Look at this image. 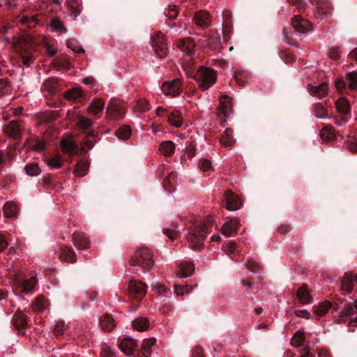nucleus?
<instances>
[{
    "label": "nucleus",
    "instance_id": "nucleus-1",
    "mask_svg": "<svg viewBox=\"0 0 357 357\" xmlns=\"http://www.w3.org/2000/svg\"><path fill=\"white\" fill-rule=\"evenodd\" d=\"M212 224V220L208 218L198 226L195 227L188 235V241L190 242V248L193 250H200L204 246V240L207 234L211 232L208 227Z\"/></svg>",
    "mask_w": 357,
    "mask_h": 357
},
{
    "label": "nucleus",
    "instance_id": "nucleus-2",
    "mask_svg": "<svg viewBox=\"0 0 357 357\" xmlns=\"http://www.w3.org/2000/svg\"><path fill=\"white\" fill-rule=\"evenodd\" d=\"M130 263L133 266H139L146 271H149L153 264L151 251L146 246L138 248L132 256Z\"/></svg>",
    "mask_w": 357,
    "mask_h": 357
},
{
    "label": "nucleus",
    "instance_id": "nucleus-3",
    "mask_svg": "<svg viewBox=\"0 0 357 357\" xmlns=\"http://www.w3.org/2000/svg\"><path fill=\"white\" fill-rule=\"evenodd\" d=\"M193 78L201 89L206 90L215 83L216 74L211 69L202 67L196 72Z\"/></svg>",
    "mask_w": 357,
    "mask_h": 357
},
{
    "label": "nucleus",
    "instance_id": "nucleus-4",
    "mask_svg": "<svg viewBox=\"0 0 357 357\" xmlns=\"http://www.w3.org/2000/svg\"><path fill=\"white\" fill-rule=\"evenodd\" d=\"M10 285L13 289L14 298L10 299L11 306L15 307L17 303L22 301V275L21 273H15L11 275Z\"/></svg>",
    "mask_w": 357,
    "mask_h": 357
},
{
    "label": "nucleus",
    "instance_id": "nucleus-5",
    "mask_svg": "<svg viewBox=\"0 0 357 357\" xmlns=\"http://www.w3.org/2000/svg\"><path fill=\"white\" fill-rule=\"evenodd\" d=\"M21 121L13 120L9 124L5 126L3 128V132L10 138L17 139H20L22 135Z\"/></svg>",
    "mask_w": 357,
    "mask_h": 357
},
{
    "label": "nucleus",
    "instance_id": "nucleus-6",
    "mask_svg": "<svg viewBox=\"0 0 357 357\" xmlns=\"http://www.w3.org/2000/svg\"><path fill=\"white\" fill-rule=\"evenodd\" d=\"M146 286L139 280H132L130 281L128 291L129 294L137 299L142 298L146 294Z\"/></svg>",
    "mask_w": 357,
    "mask_h": 357
},
{
    "label": "nucleus",
    "instance_id": "nucleus-7",
    "mask_svg": "<svg viewBox=\"0 0 357 357\" xmlns=\"http://www.w3.org/2000/svg\"><path fill=\"white\" fill-rule=\"evenodd\" d=\"M181 82L180 79H174L171 81L165 82L161 90L165 95L177 96L181 91Z\"/></svg>",
    "mask_w": 357,
    "mask_h": 357
},
{
    "label": "nucleus",
    "instance_id": "nucleus-8",
    "mask_svg": "<svg viewBox=\"0 0 357 357\" xmlns=\"http://www.w3.org/2000/svg\"><path fill=\"white\" fill-rule=\"evenodd\" d=\"M153 48L159 57H162L167 52L166 40L163 34L158 33L153 38Z\"/></svg>",
    "mask_w": 357,
    "mask_h": 357
},
{
    "label": "nucleus",
    "instance_id": "nucleus-9",
    "mask_svg": "<svg viewBox=\"0 0 357 357\" xmlns=\"http://www.w3.org/2000/svg\"><path fill=\"white\" fill-rule=\"evenodd\" d=\"M220 107L217 113L218 116L221 119V115L228 118L232 113V105L230 98L226 95H222L220 97Z\"/></svg>",
    "mask_w": 357,
    "mask_h": 357
},
{
    "label": "nucleus",
    "instance_id": "nucleus-10",
    "mask_svg": "<svg viewBox=\"0 0 357 357\" xmlns=\"http://www.w3.org/2000/svg\"><path fill=\"white\" fill-rule=\"evenodd\" d=\"M291 24L295 31L298 33H304L311 29V24L310 22L299 15H296L293 18Z\"/></svg>",
    "mask_w": 357,
    "mask_h": 357
},
{
    "label": "nucleus",
    "instance_id": "nucleus-11",
    "mask_svg": "<svg viewBox=\"0 0 357 357\" xmlns=\"http://www.w3.org/2000/svg\"><path fill=\"white\" fill-rule=\"evenodd\" d=\"M106 114L109 118L118 119L124 116L126 112L118 105L112 101H110L107 107Z\"/></svg>",
    "mask_w": 357,
    "mask_h": 357
},
{
    "label": "nucleus",
    "instance_id": "nucleus-12",
    "mask_svg": "<svg viewBox=\"0 0 357 357\" xmlns=\"http://www.w3.org/2000/svg\"><path fill=\"white\" fill-rule=\"evenodd\" d=\"M226 208L228 211L238 210L241 206V202L239 198L230 190L225 192Z\"/></svg>",
    "mask_w": 357,
    "mask_h": 357
},
{
    "label": "nucleus",
    "instance_id": "nucleus-13",
    "mask_svg": "<svg viewBox=\"0 0 357 357\" xmlns=\"http://www.w3.org/2000/svg\"><path fill=\"white\" fill-rule=\"evenodd\" d=\"M176 45L186 55L189 56L194 53L195 45L194 41L190 38L178 40Z\"/></svg>",
    "mask_w": 357,
    "mask_h": 357
},
{
    "label": "nucleus",
    "instance_id": "nucleus-14",
    "mask_svg": "<svg viewBox=\"0 0 357 357\" xmlns=\"http://www.w3.org/2000/svg\"><path fill=\"white\" fill-rule=\"evenodd\" d=\"M354 286V275L350 273H345L341 279V290L345 294H349L353 291Z\"/></svg>",
    "mask_w": 357,
    "mask_h": 357
},
{
    "label": "nucleus",
    "instance_id": "nucleus-15",
    "mask_svg": "<svg viewBox=\"0 0 357 357\" xmlns=\"http://www.w3.org/2000/svg\"><path fill=\"white\" fill-rule=\"evenodd\" d=\"M238 227L239 221L237 219H233L222 225L221 232L224 236H229L237 231Z\"/></svg>",
    "mask_w": 357,
    "mask_h": 357
},
{
    "label": "nucleus",
    "instance_id": "nucleus-16",
    "mask_svg": "<svg viewBox=\"0 0 357 357\" xmlns=\"http://www.w3.org/2000/svg\"><path fill=\"white\" fill-rule=\"evenodd\" d=\"M60 146L62 150L71 155H77L79 149L78 146L69 139H63L60 142Z\"/></svg>",
    "mask_w": 357,
    "mask_h": 357
},
{
    "label": "nucleus",
    "instance_id": "nucleus-17",
    "mask_svg": "<svg viewBox=\"0 0 357 357\" xmlns=\"http://www.w3.org/2000/svg\"><path fill=\"white\" fill-rule=\"evenodd\" d=\"M193 20L197 26L202 28L207 27L211 22L209 14L202 10L195 13Z\"/></svg>",
    "mask_w": 357,
    "mask_h": 357
},
{
    "label": "nucleus",
    "instance_id": "nucleus-18",
    "mask_svg": "<svg viewBox=\"0 0 357 357\" xmlns=\"http://www.w3.org/2000/svg\"><path fill=\"white\" fill-rule=\"evenodd\" d=\"M310 93L319 98H324L326 96L328 90V85L326 83H323L318 86H312L309 84L307 86Z\"/></svg>",
    "mask_w": 357,
    "mask_h": 357
},
{
    "label": "nucleus",
    "instance_id": "nucleus-19",
    "mask_svg": "<svg viewBox=\"0 0 357 357\" xmlns=\"http://www.w3.org/2000/svg\"><path fill=\"white\" fill-rule=\"evenodd\" d=\"M104 106L105 102L102 99L95 98L88 106L87 111L92 115L97 116L102 112Z\"/></svg>",
    "mask_w": 357,
    "mask_h": 357
},
{
    "label": "nucleus",
    "instance_id": "nucleus-20",
    "mask_svg": "<svg viewBox=\"0 0 357 357\" xmlns=\"http://www.w3.org/2000/svg\"><path fill=\"white\" fill-rule=\"evenodd\" d=\"M119 347L124 354L130 356L136 347V341L130 337L124 338L121 340Z\"/></svg>",
    "mask_w": 357,
    "mask_h": 357
},
{
    "label": "nucleus",
    "instance_id": "nucleus-21",
    "mask_svg": "<svg viewBox=\"0 0 357 357\" xmlns=\"http://www.w3.org/2000/svg\"><path fill=\"white\" fill-rule=\"evenodd\" d=\"M3 211L6 218H16L19 214V208L12 202H6L3 206Z\"/></svg>",
    "mask_w": 357,
    "mask_h": 357
},
{
    "label": "nucleus",
    "instance_id": "nucleus-22",
    "mask_svg": "<svg viewBox=\"0 0 357 357\" xmlns=\"http://www.w3.org/2000/svg\"><path fill=\"white\" fill-rule=\"evenodd\" d=\"M99 322L102 330L107 332L111 331L116 326L114 319L111 315L107 314L100 317Z\"/></svg>",
    "mask_w": 357,
    "mask_h": 357
},
{
    "label": "nucleus",
    "instance_id": "nucleus-23",
    "mask_svg": "<svg viewBox=\"0 0 357 357\" xmlns=\"http://www.w3.org/2000/svg\"><path fill=\"white\" fill-rule=\"evenodd\" d=\"M74 245L79 250L87 249L90 243L88 239L80 234H74L72 237Z\"/></svg>",
    "mask_w": 357,
    "mask_h": 357
},
{
    "label": "nucleus",
    "instance_id": "nucleus-24",
    "mask_svg": "<svg viewBox=\"0 0 357 357\" xmlns=\"http://www.w3.org/2000/svg\"><path fill=\"white\" fill-rule=\"evenodd\" d=\"M297 297L303 304L310 303L312 301V297L306 285L302 286L297 290Z\"/></svg>",
    "mask_w": 357,
    "mask_h": 357
},
{
    "label": "nucleus",
    "instance_id": "nucleus-25",
    "mask_svg": "<svg viewBox=\"0 0 357 357\" xmlns=\"http://www.w3.org/2000/svg\"><path fill=\"white\" fill-rule=\"evenodd\" d=\"M49 306L48 301L43 296L38 297L32 303V307L34 311L42 312Z\"/></svg>",
    "mask_w": 357,
    "mask_h": 357
},
{
    "label": "nucleus",
    "instance_id": "nucleus-26",
    "mask_svg": "<svg viewBox=\"0 0 357 357\" xmlns=\"http://www.w3.org/2000/svg\"><path fill=\"white\" fill-rule=\"evenodd\" d=\"M156 342L153 337L144 340L141 345V354L144 357H149L151 354V347Z\"/></svg>",
    "mask_w": 357,
    "mask_h": 357
},
{
    "label": "nucleus",
    "instance_id": "nucleus-27",
    "mask_svg": "<svg viewBox=\"0 0 357 357\" xmlns=\"http://www.w3.org/2000/svg\"><path fill=\"white\" fill-rule=\"evenodd\" d=\"M90 164L87 160H82L77 164L75 169V174L78 177H83L88 173Z\"/></svg>",
    "mask_w": 357,
    "mask_h": 357
},
{
    "label": "nucleus",
    "instance_id": "nucleus-28",
    "mask_svg": "<svg viewBox=\"0 0 357 357\" xmlns=\"http://www.w3.org/2000/svg\"><path fill=\"white\" fill-rule=\"evenodd\" d=\"M61 259L73 263L76 261V256L75 252L65 246L61 249V254L59 255Z\"/></svg>",
    "mask_w": 357,
    "mask_h": 357
},
{
    "label": "nucleus",
    "instance_id": "nucleus-29",
    "mask_svg": "<svg viewBox=\"0 0 357 357\" xmlns=\"http://www.w3.org/2000/svg\"><path fill=\"white\" fill-rule=\"evenodd\" d=\"M37 282L38 280L36 275L31 276L29 278H24V294L33 292Z\"/></svg>",
    "mask_w": 357,
    "mask_h": 357
},
{
    "label": "nucleus",
    "instance_id": "nucleus-30",
    "mask_svg": "<svg viewBox=\"0 0 357 357\" xmlns=\"http://www.w3.org/2000/svg\"><path fill=\"white\" fill-rule=\"evenodd\" d=\"M195 271L194 265L192 263H183L180 265V271L178 276L180 278H187L192 275Z\"/></svg>",
    "mask_w": 357,
    "mask_h": 357
},
{
    "label": "nucleus",
    "instance_id": "nucleus-31",
    "mask_svg": "<svg viewBox=\"0 0 357 357\" xmlns=\"http://www.w3.org/2000/svg\"><path fill=\"white\" fill-rule=\"evenodd\" d=\"M167 115V119L169 123L176 128L181 126L182 125V119L181 116V113L178 111H173L171 113H169Z\"/></svg>",
    "mask_w": 357,
    "mask_h": 357
},
{
    "label": "nucleus",
    "instance_id": "nucleus-32",
    "mask_svg": "<svg viewBox=\"0 0 357 357\" xmlns=\"http://www.w3.org/2000/svg\"><path fill=\"white\" fill-rule=\"evenodd\" d=\"M134 329L142 332L146 331L149 326V321L145 317H138L132 323Z\"/></svg>",
    "mask_w": 357,
    "mask_h": 357
},
{
    "label": "nucleus",
    "instance_id": "nucleus-33",
    "mask_svg": "<svg viewBox=\"0 0 357 357\" xmlns=\"http://www.w3.org/2000/svg\"><path fill=\"white\" fill-rule=\"evenodd\" d=\"M159 149L164 155L169 156L174 153L175 146L172 141H166L160 144Z\"/></svg>",
    "mask_w": 357,
    "mask_h": 357
},
{
    "label": "nucleus",
    "instance_id": "nucleus-34",
    "mask_svg": "<svg viewBox=\"0 0 357 357\" xmlns=\"http://www.w3.org/2000/svg\"><path fill=\"white\" fill-rule=\"evenodd\" d=\"M232 134L233 131L231 129H226L224 132V135L221 137L220 139L221 144L225 146H231L235 142V139Z\"/></svg>",
    "mask_w": 357,
    "mask_h": 357
},
{
    "label": "nucleus",
    "instance_id": "nucleus-35",
    "mask_svg": "<svg viewBox=\"0 0 357 357\" xmlns=\"http://www.w3.org/2000/svg\"><path fill=\"white\" fill-rule=\"evenodd\" d=\"M336 107L339 113L342 114H347L350 112L349 102L344 98H340L336 102Z\"/></svg>",
    "mask_w": 357,
    "mask_h": 357
},
{
    "label": "nucleus",
    "instance_id": "nucleus-36",
    "mask_svg": "<svg viewBox=\"0 0 357 357\" xmlns=\"http://www.w3.org/2000/svg\"><path fill=\"white\" fill-rule=\"evenodd\" d=\"M131 133L130 128L127 126H123L119 128L116 132V136L121 140H127Z\"/></svg>",
    "mask_w": 357,
    "mask_h": 357
},
{
    "label": "nucleus",
    "instance_id": "nucleus-37",
    "mask_svg": "<svg viewBox=\"0 0 357 357\" xmlns=\"http://www.w3.org/2000/svg\"><path fill=\"white\" fill-rule=\"evenodd\" d=\"M13 324L15 328H16V330H17L18 332L20 333L22 329V314L19 309H17L15 312V314H14V316L13 318Z\"/></svg>",
    "mask_w": 357,
    "mask_h": 357
},
{
    "label": "nucleus",
    "instance_id": "nucleus-38",
    "mask_svg": "<svg viewBox=\"0 0 357 357\" xmlns=\"http://www.w3.org/2000/svg\"><path fill=\"white\" fill-rule=\"evenodd\" d=\"M27 175L31 176H38L40 173V169L36 163H30L24 167Z\"/></svg>",
    "mask_w": 357,
    "mask_h": 357
},
{
    "label": "nucleus",
    "instance_id": "nucleus-39",
    "mask_svg": "<svg viewBox=\"0 0 357 357\" xmlns=\"http://www.w3.org/2000/svg\"><path fill=\"white\" fill-rule=\"evenodd\" d=\"M314 112L315 116L318 119H326L328 117L327 109L321 103L314 105Z\"/></svg>",
    "mask_w": 357,
    "mask_h": 357
},
{
    "label": "nucleus",
    "instance_id": "nucleus-40",
    "mask_svg": "<svg viewBox=\"0 0 357 357\" xmlns=\"http://www.w3.org/2000/svg\"><path fill=\"white\" fill-rule=\"evenodd\" d=\"M305 341V335L301 331H297L291 339V344L294 347H298L303 344Z\"/></svg>",
    "mask_w": 357,
    "mask_h": 357
},
{
    "label": "nucleus",
    "instance_id": "nucleus-41",
    "mask_svg": "<svg viewBox=\"0 0 357 357\" xmlns=\"http://www.w3.org/2000/svg\"><path fill=\"white\" fill-rule=\"evenodd\" d=\"M47 165L53 169L60 168L62 165V158L59 155H55L46 160Z\"/></svg>",
    "mask_w": 357,
    "mask_h": 357
},
{
    "label": "nucleus",
    "instance_id": "nucleus-42",
    "mask_svg": "<svg viewBox=\"0 0 357 357\" xmlns=\"http://www.w3.org/2000/svg\"><path fill=\"white\" fill-rule=\"evenodd\" d=\"M331 306V303L328 302V301H326L324 303H322L319 304L314 309V312L316 313V314L317 316H319V317L323 316L329 310Z\"/></svg>",
    "mask_w": 357,
    "mask_h": 357
},
{
    "label": "nucleus",
    "instance_id": "nucleus-43",
    "mask_svg": "<svg viewBox=\"0 0 357 357\" xmlns=\"http://www.w3.org/2000/svg\"><path fill=\"white\" fill-rule=\"evenodd\" d=\"M82 96V91L80 89L76 88L66 92L64 96L68 100H75Z\"/></svg>",
    "mask_w": 357,
    "mask_h": 357
},
{
    "label": "nucleus",
    "instance_id": "nucleus-44",
    "mask_svg": "<svg viewBox=\"0 0 357 357\" xmlns=\"http://www.w3.org/2000/svg\"><path fill=\"white\" fill-rule=\"evenodd\" d=\"M150 109L149 104L145 100H139L137 102L134 110L136 112H144Z\"/></svg>",
    "mask_w": 357,
    "mask_h": 357
},
{
    "label": "nucleus",
    "instance_id": "nucleus-45",
    "mask_svg": "<svg viewBox=\"0 0 357 357\" xmlns=\"http://www.w3.org/2000/svg\"><path fill=\"white\" fill-rule=\"evenodd\" d=\"M67 328L68 326L67 325L65 324L64 321L62 320H59L56 321L55 324L54 333L56 336L61 335L64 333Z\"/></svg>",
    "mask_w": 357,
    "mask_h": 357
},
{
    "label": "nucleus",
    "instance_id": "nucleus-46",
    "mask_svg": "<svg viewBox=\"0 0 357 357\" xmlns=\"http://www.w3.org/2000/svg\"><path fill=\"white\" fill-rule=\"evenodd\" d=\"M347 79L349 81V88L351 90L357 89V73L351 72L347 74Z\"/></svg>",
    "mask_w": 357,
    "mask_h": 357
},
{
    "label": "nucleus",
    "instance_id": "nucleus-47",
    "mask_svg": "<svg viewBox=\"0 0 357 357\" xmlns=\"http://www.w3.org/2000/svg\"><path fill=\"white\" fill-rule=\"evenodd\" d=\"M193 66L194 63L191 59L183 61V68L185 70V73L188 77H193L195 75L192 70Z\"/></svg>",
    "mask_w": 357,
    "mask_h": 357
},
{
    "label": "nucleus",
    "instance_id": "nucleus-48",
    "mask_svg": "<svg viewBox=\"0 0 357 357\" xmlns=\"http://www.w3.org/2000/svg\"><path fill=\"white\" fill-rule=\"evenodd\" d=\"M208 45L212 49H217L220 47L221 38L219 35H213L208 39Z\"/></svg>",
    "mask_w": 357,
    "mask_h": 357
},
{
    "label": "nucleus",
    "instance_id": "nucleus-49",
    "mask_svg": "<svg viewBox=\"0 0 357 357\" xmlns=\"http://www.w3.org/2000/svg\"><path fill=\"white\" fill-rule=\"evenodd\" d=\"M50 26L54 31H63L66 32V29L65 28L63 22L57 19H54L50 22Z\"/></svg>",
    "mask_w": 357,
    "mask_h": 357
},
{
    "label": "nucleus",
    "instance_id": "nucleus-50",
    "mask_svg": "<svg viewBox=\"0 0 357 357\" xmlns=\"http://www.w3.org/2000/svg\"><path fill=\"white\" fill-rule=\"evenodd\" d=\"M77 124L80 128H89L93 125V121L86 117L80 116Z\"/></svg>",
    "mask_w": 357,
    "mask_h": 357
},
{
    "label": "nucleus",
    "instance_id": "nucleus-51",
    "mask_svg": "<svg viewBox=\"0 0 357 357\" xmlns=\"http://www.w3.org/2000/svg\"><path fill=\"white\" fill-rule=\"evenodd\" d=\"M13 48L18 53L21 54L22 50V38L20 36L14 37L12 43Z\"/></svg>",
    "mask_w": 357,
    "mask_h": 357
},
{
    "label": "nucleus",
    "instance_id": "nucleus-52",
    "mask_svg": "<svg viewBox=\"0 0 357 357\" xmlns=\"http://www.w3.org/2000/svg\"><path fill=\"white\" fill-rule=\"evenodd\" d=\"M191 287L188 285H174V292L178 296H183L190 292Z\"/></svg>",
    "mask_w": 357,
    "mask_h": 357
},
{
    "label": "nucleus",
    "instance_id": "nucleus-53",
    "mask_svg": "<svg viewBox=\"0 0 357 357\" xmlns=\"http://www.w3.org/2000/svg\"><path fill=\"white\" fill-rule=\"evenodd\" d=\"M354 306L352 303H348L342 310L340 314V318H342L343 316H349L351 314H354Z\"/></svg>",
    "mask_w": 357,
    "mask_h": 357
},
{
    "label": "nucleus",
    "instance_id": "nucleus-54",
    "mask_svg": "<svg viewBox=\"0 0 357 357\" xmlns=\"http://www.w3.org/2000/svg\"><path fill=\"white\" fill-rule=\"evenodd\" d=\"M199 167L203 171L213 170L210 160L202 158L199 162Z\"/></svg>",
    "mask_w": 357,
    "mask_h": 357
},
{
    "label": "nucleus",
    "instance_id": "nucleus-55",
    "mask_svg": "<svg viewBox=\"0 0 357 357\" xmlns=\"http://www.w3.org/2000/svg\"><path fill=\"white\" fill-rule=\"evenodd\" d=\"M178 13V11L176 6H169L165 11V14L171 19H175L177 17Z\"/></svg>",
    "mask_w": 357,
    "mask_h": 357
},
{
    "label": "nucleus",
    "instance_id": "nucleus-56",
    "mask_svg": "<svg viewBox=\"0 0 357 357\" xmlns=\"http://www.w3.org/2000/svg\"><path fill=\"white\" fill-rule=\"evenodd\" d=\"M320 136L321 139L324 140L331 139L333 136L332 128L329 127H326L323 128L320 132Z\"/></svg>",
    "mask_w": 357,
    "mask_h": 357
},
{
    "label": "nucleus",
    "instance_id": "nucleus-57",
    "mask_svg": "<svg viewBox=\"0 0 357 357\" xmlns=\"http://www.w3.org/2000/svg\"><path fill=\"white\" fill-rule=\"evenodd\" d=\"M163 233L168 236L170 239H175L178 237V233L174 229H170L169 228H164Z\"/></svg>",
    "mask_w": 357,
    "mask_h": 357
},
{
    "label": "nucleus",
    "instance_id": "nucleus-58",
    "mask_svg": "<svg viewBox=\"0 0 357 357\" xmlns=\"http://www.w3.org/2000/svg\"><path fill=\"white\" fill-rule=\"evenodd\" d=\"M68 47L70 48L74 52H84V49L75 42H69L68 43Z\"/></svg>",
    "mask_w": 357,
    "mask_h": 357
},
{
    "label": "nucleus",
    "instance_id": "nucleus-59",
    "mask_svg": "<svg viewBox=\"0 0 357 357\" xmlns=\"http://www.w3.org/2000/svg\"><path fill=\"white\" fill-rule=\"evenodd\" d=\"M44 144L40 142H35L33 145H29V148L34 151L40 152L43 149Z\"/></svg>",
    "mask_w": 357,
    "mask_h": 357
},
{
    "label": "nucleus",
    "instance_id": "nucleus-60",
    "mask_svg": "<svg viewBox=\"0 0 357 357\" xmlns=\"http://www.w3.org/2000/svg\"><path fill=\"white\" fill-rule=\"evenodd\" d=\"M347 149L354 153H357V140L354 139L347 142Z\"/></svg>",
    "mask_w": 357,
    "mask_h": 357
},
{
    "label": "nucleus",
    "instance_id": "nucleus-61",
    "mask_svg": "<svg viewBox=\"0 0 357 357\" xmlns=\"http://www.w3.org/2000/svg\"><path fill=\"white\" fill-rule=\"evenodd\" d=\"M101 355L102 357H113V352L110 347L104 346L101 351Z\"/></svg>",
    "mask_w": 357,
    "mask_h": 357
},
{
    "label": "nucleus",
    "instance_id": "nucleus-62",
    "mask_svg": "<svg viewBox=\"0 0 357 357\" xmlns=\"http://www.w3.org/2000/svg\"><path fill=\"white\" fill-rule=\"evenodd\" d=\"M295 314L298 317H302L306 319H308L310 318V314L307 310H296Z\"/></svg>",
    "mask_w": 357,
    "mask_h": 357
},
{
    "label": "nucleus",
    "instance_id": "nucleus-63",
    "mask_svg": "<svg viewBox=\"0 0 357 357\" xmlns=\"http://www.w3.org/2000/svg\"><path fill=\"white\" fill-rule=\"evenodd\" d=\"M329 56L333 59H338L340 58V52L337 48L332 47L329 52Z\"/></svg>",
    "mask_w": 357,
    "mask_h": 357
},
{
    "label": "nucleus",
    "instance_id": "nucleus-64",
    "mask_svg": "<svg viewBox=\"0 0 357 357\" xmlns=\"http://www.w3.org/2000/svg\"><path fill=\"white\" fill-rule=\"evenodd\" d=\"M241 283L243 285V289L245 291H248L250 289V288L252 286V282L248 279L243 280L241 281Z\"/></svg>",
    "mask_w": 357,
    "mask_h": 357
}]
</instances>
